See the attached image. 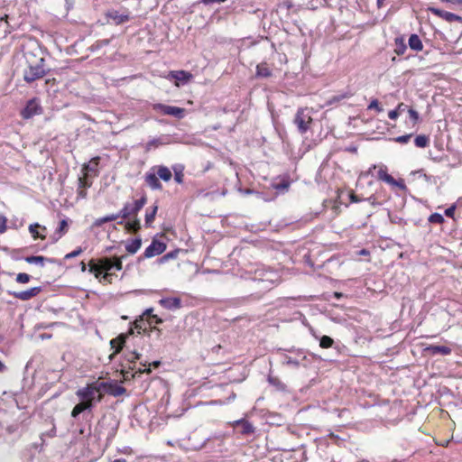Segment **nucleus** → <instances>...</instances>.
Wrapping results in <instances>:
<instances>
[{
    "label": "nucleus",
    "mask_w": 462,
    "mask_h": 462,
    "mask_svg": "<svg viewBox=\"0 0 462 462\" xmlns=\"http://www.w3.org/2000/svg\"><path fill=\"white\" fill-rule=\"evenodd\" d=\"M91 186V182H88L85 178H79V189H85Z\"/></svg>",
    "instance_id": "nucleus-52"
},
{
    "label": "nucleus",
    "mask_w": 462,
    "mask_h": 462,
    "mask_svg": "<svg viewBox=\"0 0 462 462\" xmlns=\"http://www.w3.org/2000/svg\"><path fill=\"white\" fill-rule=\"evenodd\" d=\"M144 181L152 190L162 189V185L154 171L145 173Z\"/></svg>",
    "instance_id": "nucleus-15"
},
{
    "label": "nucleus",
    "mask_w": 462,
    "mask_h": 462,
    "mask_svg": "<svg viewBox=\"0 0 462 462\" xmlns=\"http://www.w3.org/2000/svg\"><path fill=\"white\" fill-rule=\"evenodd\" d=\"M31 280V275L25 273H20L16 275L15 281L18 283H27Z\"/></svg>",
    "instance_id": "nucleus-42"
},
{
    "label": "nucleus",
    "mask_w": 462,
    "mask_h": 462,
    "mask_svg": "<svg viewBox=\"0 0 462 462\" xmlns=\"http://www.w3.org/2000/svg\"><path fill=\"white\" fill-rule=\"evenodd\" d=\"M234 424L236 427H240V432L243 435H250L254 432V427L253 424L245 419L237 420Z\"/></svg>",
    "instance_id": "nucleus-18"
},
{
    "label": "nucleus",
    "mask_w": 462,
    "mask_h": 462,
    "mask_svg": "<svg viewBox=\"0 0 462 462\" xmlns=\"http://www.w3.org/2000/svg\"><path fill=\"white\" fill-rule=\"evenodd\" d=\"M153 110L161 112L163 115L172 116L178 119L184 117L185 110L181 107L168 106L164 104H154Z\"/></svg>",
    "instance_id": "nucleus-8"
},
{
    "label": "nucleus",
    "mask_w": 462,
    "mask_h": 462,
    "mask_svg": "<svg viewBox=\"0 0 462 462\" xmlns=\"http://www.w3.org/2000/svg\"><path fill=\"white\" fill-rule=\"evenodd\" d=\"M122 257H102L98 260V270L100 274L104 273H111L113 269L117 271L122 270Z\"/></svg>",
    "instance_id": "nucleus-7"
},
{
    "label": "nucleus",
    "mask_w": 462,
    "mask_h": 462,
    "mask_svg": "<svg viewBox=\"0 0 462 462\" xmlns=\"http://www.w3.org/2000/svg\"><path fill=\"white\" fill-rule=\"evenodd\" d=\"M411 136H412L411 134L401 135V136H398V137L394 138V141L396 143L404 144V143H407L410 141Z\"/></svg>",
    "instance_id": "nucleus-47"
},
{
    "label": "nucleus",
    "mask_w": 462,
    "mask_h": 462,
    "mask_svg": "<svg viewBox=\"0 0 462 462\" xmlns=\"http://www.w3.org/2000/svg\"><path fill=\"white\" fill-rule=\"evenodd\" d=\"M68 222L66 219H62L60 222L59 227L56 229L54 234L51 236V240L53 243H56L59 239H60L63 235L67 232Z\"/></svg>",
    "instance_id": "nucleus-23"
},
{
    "label": "nucleus",
    "mask_w": 462,
    "mask_h": 462,
    "mask_svg": "<svg viewBox=\"0 0 462 462\" xmlns=\"http://www.w3.org/2000/svg\"><path fill=\"white\" fill-rule=\"evenodd\" d=\"M165 79L169 80L175 79L176 86H180V84L184 85L188 83L192 79V75L186 70H171L165 76Z\"/></svg>",
    "instance_id": "nucleus-12"
},
{
    "label": "nucleus",
    "mask_w": 462,
    "mask_h": 462,
    "mask_svg": "<svg viewBox=\"0 0 462 462\" xmlns=\"http://www.w3.org/2000/svg\"><path fill=\"white\" fill-rule=\"evenodd\" d=\"M432 14L445 19L448 22L460 21L461 17L447 11H442L438 8H430Z\"/></svg>",
    "instance_id": "nucleus-19"
},
{
    "label": "nucleus",
    "mask_w": 462,
    "mask_h": 462,
    "mask_svg": "<svg viewBox=\"0 0 462 462\" xmlns=\"http://www.w3.org/2000/svg\"><path fill=\"white\" fill-rule=\"evenodd\" d=\"M352 96H353V94L350 93V92H346V93H343V94L335 95V96H333L329 99L328 103L329 104H333V103L340 102L341 100L348 98V97H350Z\"/></svg>",
    "instance_id": "nucleus-39"
},
{
    "label": "nucleus",
    "mask_w": 462,
    "mask_h": 462,
    "mask_svg": "<svg viewBox=\"0 0 462 462\" xmlns=\"http://www.w3.org/2000/svg\"><path fill=\"white\" fill-rule=\"evenodd\" d=\"M388 116H389L390 119L395 120L399 116V113H398L397 109L395 108L393 110H391L388 113Z\"/></svg>",
    "instance_id": "nucleus-58"
},
{
    "label": "nucleus",
    "mask_w": 462,
    "mask_h": 462,
    "mask_svg": "<svg viewBox=\"0 0 462 462\" xmlns=\"http://www.w3.org/2000/svg\"><path fill=\"white\" fill-rule=\"evenodd\" d=\"M152 311H153V309L152 308H149V309L144 310V312L143 313V316H148L152 319V316L153 315V314H152Z\"/></svg>",
    "instance_id": "nucleus-63"
},
{
    "label": "nucleus",
    "mask_w": 462,
    "mask_h": 462,
    "mask_svg": "<svg viewBox=\"0 0 462 462\" xmlns=\"http://www.w3.org/2000/svg\"><path fill=\"white\" fill-rule=\"evenodd\" d=\"M408 113H409V116H410L411 120L412 121L413 125L417 124L420 119L419 113L412 108H409Z\"/></svg>",
    "instance_id": "nucleus-46"
},
{
    "label": "nucleus",
    "mask_w": 462,
    "mask_h": 462,
    "mask_svg": "<svg viewBox=\"0 0 462 462\" xmlns=\"http://www.w3.org/2000/svg\"><path fill=\"white\" fill-rule=\"evenodd\" d=\"M107 17L114 20L116 24H122L130 20V16L127 14H119V12L116 10L108 12Z\"/></svg>",
    "instance_id": "nucleus-21"
},
{
    "label": "nucleus",
    "mask_w": 462,
    "mask_h": 462,
    "mask_svg": "<svg viewBox=\"0 0 462 462\" xmlns=\"http://www.w3.org/2000/svg\"><path fill=\"white\" fill-rule=\"evenodd\" d=\"M42 291V287L37 286L23 291H8V294L14 296L15 299L25 301L36 297Z\"/></svg>",
    "instance_id": "nucleus-13"
},
{
    "label": "nucleus",
    "mask_w": 462,
    "mask_h": 462,
    "mask_svg": "<svg viewBox=\"0 0 462 462\" xmlns=\"http://www.w3.org/2000/svg\"><path fill=\"white\" fill-rule=\"evenodd\" d=\"M377 179L380 180H383L386 183L389 182V180L392 178V175L388 174L387 172V167L385 165H380L377 170Z\"/></svg>",
    "instance_id": "nucleus-32"
},
{
    "label": "nucleus",
    "mask_w": 462,
    "mask_h": 462,
    "mask_svg": "<svg viewBox=\"0 0 462 462\" xmlns=\"http://www.w3.org/2000/svg\"><path fill=\"white\" fill-rule=\"evenodd\" d=\"M367 109H375L377 112L383 111L382 106H380L377 99H373L371 103L368 105Z\"/></svg>",
    "instance_id": "nucleus-48"
},
{
    "label": "nucleus",
    "mask_w": 462,
    "mask_h": 462,
    "mask_svg": "<svg viewBox=\"0 0 462 462\" xmlns=\"http://www.w3.org/2000/svg\"><path fill=\"white\" fill-rule=\"evenodd\" d=\"M409 47L415 51H420L423 50V44L420 37L413 33L410 36L408 41Z\"/></svg>",
    "instance_id": "nucleus-26"
},
{
    "label": "nucleus",
    "mask_w": 462,
    "mask_h": 462,
    "mask_svg": "<svg viewBox=\"0 0 462 462\" xmlns=\"http://www.w3.org/2000/svg\"><path fill=\"white\" fill-rule=\"evenodd\" d=\"M81 253H82L81 247H78L76 250L67 254L64 258L65 259H71V258H74V257L79 255Z\"/></svg>",
    "instance_id": "nucleus-51"
},
{
    "label": "nucleus",
    "mask_w": 462,
    "mask_h": 462,
    "mask_svg": "<svg viewBox=\"0 0 462 462\" xmlns=\"http://www.w3.org/2000/svg\"><path fill=\"white\" fill-rule=\"evenodd\" d=\"M172 171L174 173V180L178 184H182L184 181V165L180 163H177L171 166Z\"/></svg>",
    "instance_id": "nucleus-22"
},
{
    "label": "nucleus",
    "mask_w": 462,
    "mask_h": 462,
    "mask_svg": "<svg viewBox=\"0 0 462 462\" xmlns=\"http://www.w3.org/2000/svg\"><path fill=\"white\" fill-rule=\"evenodd\" d=\"M147 199L146 196H142L139 199L135 200L134 203H125L123 208L118 212L120 217L126 219L131 216L136 217L138 212L143 208L146 204Z\"/></svg>",
    "instance_id": "nucleus-6"
},
{
    "label": "nucleus",
    "mask_w": 462,
    "mask_h": 462,
    "mask_svg": "<svg viewBox=\"0 0 462 462\" xmlns=\"http://www.w3.org/2000/svg\"><path fill=\"white\" fill-rule=\"evenodd\" d=\"M399 115L402 114L403 112H405L406 110L408 111L409 107L407 105H405L404 103H400L397 107H396Z\"/></svg>",
    "instance_id": "nucleus-57"
},
{
    "label": "nucleus",
    "mask_w": 462,
    "mask_h": 462,
    "mask_svg": "<svg viewBox=\"0 0 462 462\" xmlns=\"http://www.w3.org/2000/svg\"><path fill=\"white\" fill-rule=\"evenodd\" d=\"M277 278V274L272 271L265 270H257L255 272V275L254 280L258 282L259 284H262L261 290L263 291H270L274 284L275 279Z\"/></svg>",
    "instance_id": "nucleus-5"
},
{
    "label": "nucleus",
    "mask_w": 462,
    "mask_h": 462,
    "mask_svg": "<svg viewBox=\"0 0 462 462\" xmlns=\"http://www.w3.org/2000/svg\"><path fill=\"white\" fill-rule=\"evenodd\" d=\"M395 49L394 51L397 55H402L407 50V45L403 36H399L394 39Z\"/></svg>",
    "instance_id": "nucleus-28"
},
{
    "label": "nucleus",
    "mask_w": 462,
    "mask_h": 462,
    "mask_svg": "<svg viewBox=\"0 0 462 462\" xmlns=\"http://www.w3.org/2000/svg\"><path fill=\"white\" fill-rule=\"evenodd\" d=\"M143 322V316L140 317V319H136L134 323V328L138 330V333H141V330H144L145 328H143L142 323Z\"/></svg>",
    "instance_id": "nucleus-55"
},
{
    "label": "nucleus",
    "mask_w": 462,
    "mask_h": 462,
    "mask_svg": "<svg viewBox=\"0 0 462 462\" xmlns=\"http://www.w3.org/2000/svg\"><path fill=\"white\" fill-rule=\"evenodd\" d=\"M163 144V142H162V140L160 138H153L152 140H150L146 145H145V151L146 152H149L150 150H152V148H156L160 145H162Z\"/></svg>",
    "instance_id": "nucleus-38"
},
{
    "label": "nucleus",
    "mask_w": 462,
    "mask_h": 462,
    "mask_svg": "<svg viewBox=\"0 0 462 462\" xmlns=\"http://www.w3.org/2000/svg\"><path fill=\"white\" fill-rule=\"evenodd\" d=\"M100 392L101 387H99L98 382L88 384L86 387L79 388L76 392V395L80 400V402L76 404L73 408L71 417L76 419L80 413L86 411H91L94 407L96 394Z\"/></svg>",
    "instance_id": "nucleus-1"
},
{
    "label": "nucleus",
    "mask_w": 462,
    "mask_h": 462,
    "mask_svg": "<svg viewBox=\"0 0 462 462\" xmlns=\"http://www.w3.org/2000/svg\"><path fill=\"white\" fill-rule=\"evenodd\" d=\"M38 228L42 229V231L46 230V227L44 226H41L38 223H33L29 226V232L31 233V235L32 236V237L34 239H36V238H41L42 240L45 239L46 236L40 234L37 230Z\"/></svg>",
    "instance_id": "nucleus-30"
},
{
    "label": "nucleus",
    "mask_w": 462,
    "mask_h": 462,
    "mask_svg": "<svg viewBox=\"0 0 462 462\" xmlns=\"http://www.w3.org/2000/svg\"><path fill=\"white\" fill-rule=\"evenodd\" d=\"M179 253H180L179 249L172 250V251L163 254L162 257H160L158 259V263L160 264H163L171 260L176 259L179 255Z\"/></svg>",
    "instance_id": "nucleus-33"
},
{
    "label": "nucleus",
    "mask_w": 462,
    "mask_h": 462,
    "mask_svg": "<svg viewBox=\"0 0 462 462\" xmlns=\"http://www.w3.org/2000/svg\"><path fill=\"white\" fill-rule=\"evenodd\" d=\"M48 72L45 69V59L40 58L35 64L30 63L28 69L23 72V79L27 83H32L43 78Z\"/></svg>",
    "instance_id": "nucleus-3"
},
{
    "label": "nucleus",
    "mask_w": 462,
    "mask_h": 462,
    "mask_svg": "<svg viewBox=\"0 0 462 462\" xmlns=\"http://www.w3.org/2000/svg\"><path fill=\"white\" fill-rule=\"evenodd\" d=\"M414 143L419 148H425L430 143V138L427 135H417L414 139Z\"/></svg>",
    "instance_id": "nucleus-35"
},
{
    "label": "nucleus",
    "mask_w": 462,
    "mask_h": 462,
    "mask_svg": "<svg viewBox=\"0 0 462 462\" xmlns=\"http://www.w3.org/2000/svg\"><path fill=\"white\" fill-rule=\"evenodd\" d=\"M106 223L105 221V218L104 217H99V218H97L95 221H94V226H101L103 224Z\"/></svg>",
    "instance_id": "nucleus-59"
},
{
    "label": "nucleus",
    "mask_w": 462,
    "mask_h": 462,
    "mask_svg": "<svg viewBox=\"0 0 462 462\" xmlns=\"http://www.w3.org/2000/svg\"><path fill=\"white\" fill-rule=\"evenodd\" d=\"M159 304L166 309V310H180L181 308V300L178 297H167V298H162L159 300Z\"/></svg>",
    "instance_id": "nucleus-14"
},
{
    "label": "nucleus",
    "mask_w": 462,
    "mask_h": 462,
    "mask_svg": "<svg viewBox=\"0 0 462 462\" xmlns=\"http://www.w3.org/2000/svg\"><path fill=\"white\" fill-rule=\"evenodd\" d=\"M117 431V426L112 425L107 429V434H106V441L111 442L113 439L115 438Z\"/></svg>",
    "instance_id": "nucleus-45"
},
{
    "label": "nucleus",
    "mask_w": 462,
    "mask_h": 462,
    "mask_svg": "<svg viewBox=\"0 0 462 462\" xmlns=\"http://www.w3.org/2000/svg\"><path fill=\"white\" fill-rule=\"evenodd\" d=\"M268 383L275 387L278 391H285L286 385L276 376H273L271 374L268 375L267 378Z\"/></svg>",
    "instance_id": "nucleus-31"
},
{
    "label": "nucleus",
    "mask_w": 462,
    "mask_h": 462,
    "mask_svg": "<svg viewBox=\"0 0 462 462\" xmlns=\"http://www.w3.org/2000/svg\"><path fill=\"white\" fill-rule=\"evenodd\" d=\"M158 211V206L153 205L152 208L146 209L145 213V226L150 227L154 221L156 213Z\"/></svg>",
    "instance_id": "nucleus-29"
},
{
    "label": "nucleus",
    "mask_w": 462,
    "mask_h": 462,
    "mask_svg": "<svg viewBox=\"0 0 462 462\" xmlns=\"http://www.w3.org/2000/svg\"><path fill=\"white\" fill-rule=\"evenodd\" d=\"M152 170L154 171L158 178L163 181H170L172 177L171 171L167 166L158 165L152 167Z\"/></svg>",
    "instance_id": "nucleus-17"
},
{
    "label": "nucleus",
    "mask_w": 462,
    "mask_h": 462,
    "mask_svg": "<svg viewBox=\"0 0 462 462\" xmlns=\"http://www.w3.org/2000/svg\"><path fill=\"white\" fill-rule=\"evenodd\" d=\"M42 110V106L37 99L33 98L27 102L26 106L22 110L21 115L24 119H29L35 115H40Z\"/></svg>",
    "instance_id": "nucleus-11"
},
{
    "label": "nucleus",
    "mask_w": 462,
    "mask_h": 462,
    "mask_svg": "<svg viewBox=\"0 0 462 462\" xmlns=\"http://www.w3.org/2000/svg\"><path fill=\"white\" fill-rule=\"evenodd\" d=\"M152 320L156 323V324H162L163 322L162 319H161L160 317H158L157 315H152Z\"/></svg>",
    "instance_id": "nucleus-62"
},
{
    "label": "nucleus",
    "mask_w": 462,
    "mask_h": 462,
    "mask_svg": "<svg viewBox=\"0 0 462 462\" xmlns=\"http://www.w3.org/2000/svg\"><path fill=\"white\" fill-rule=\"evenodd\" d=\"M110 42V40L108 39H104V40H99V41H97L91 47V51H96V50H98L104 46H106L108 45Z\"/></svg>",
    "instance_id": "nucleus-44"
},
{
    "label": "nucleus",
    "mask_w": 462,
    "mask_h": 462,
    "mask_svg": "<svg viewBox=\"0 0 462 462\" xmlns=\"http://www.w3.org/2000/svg\"><path fill=\"white\" fill-rule=\"evenodd\" d=\"M114 273H105L104 274H100L99 276V282H107L109 283L112 282Z\"/></svg>",
    "instance_id": "nucleus-49"
},
{
    "label": "nucleus",
    "mask_w": 462,
    "mask_h": 462,
    "mask_svg": "<svg viewBox=\"0 0 462 462\" xmlns=\"http://www.w3.org/2000/svg\"><path fill=\"white\" fill-rule=\"evenodd\" d=\"M456 204H453L451 205L449 208H448L446 210H445V215L448 217H454V214H455V210H456Z\"/></svg>",
    "instance_id": "nucleus-53"
},
{
    "label": "nucleus",
    "mask_w": 462,
    "mask_h": 462,
    "mask_svg": "<svg viewBox=\"0 0 462 462\" xmlns=\"http://www.w3.org/2000/svg\"><path fill=\"white\" fill-rule=\"evenodd\" d=\"M391 186H393V187H397L399 188L401 190H405L406 189V185L404 183V181L402 180H395L393 176L391 178V180H389V182L387 183Z\"/></svg>",
    "instance_id": "nucleus-40"
},
{
    "label": "nucleus",
    "mask_w": 462,
    "mask_h": 462,
    "mask_svg": "<svg viewBox=\"0 0 462 462\" xmlns=\"http://www.w3.org/2000/svg\"><path fill=\"white\" fill-rule=\"evenodd\" d=\"M103 217L105 218V221L107 223V222L116 220L118 217H120V215H119V213L110 214V215L105 216Z\"/></svg>",
    "instance_id": "nucleus-56"
},
{
    "label": "nucleus",
    "mask_w": 462,
    "mask_h": 462,
    "mask_svg": "<svg viewBox=\"0 0 462 462\" xmlns=\"http://www.w3.org/2000/svg\"><path fill=\"white\" fill-rule=\"evenodd\" d=\"M141 245H142V238L136 237L125 245V250L129 254H134L140 249Z\"/></svg>",
    "instance_id": "nucleus-27"
},
{
    "label": "nucleus",
    "mask_w": 462,
    "mask_h": 462,
    "mask_svg": "<svg viewBox=\"0 0 462 462\" xmlns=\"http://www.w3.org/2000/svg\"><path fill=\"white\" fill-rule=\"evenodd\" d=\"M293 123L296 125L298 131L303 134L308 132L312 123L310 111L307 107H300L297 110Z\"/></svg>",
    "instance_id": "nucleus-4"
},
{
    "label": "nucleus",
    "mask_w": 462,
    "mask_h": 462,
    "mask_svg": "<svg viewBox=\"0 0 462 462\" xmlns=\"http://www.w3.org/2000/svg\"><path fill=\"white\" fill-rule=\"evenodd\" d=\"M25 262L31 264H40L41 266L44 265L45 262L49 263H54L55 261L53 259L46 258L42 255H32V256H26L24 258Z\"/></svg>",
    "instance_id": "nucleus-24"
},
{
    "label": "nucleus",
    "mask_w": 462,
    "mask_h": 462,
    "mask_svg": "<svg viewBox=\"0 0 462 462\" xmlns=\"http://www.w3.org/2000/svg\"><path fill=\"white\" fill-rule=\"evenodd\" d=\"M288 188H289V182H287V181H282V182L274 185V189L277 190H284V189H287Z\"/></svg>",
    "instance_id": "nucleus-54"
},
{
    "label": "nucleus",
    "mask_w": 462,
    "mask_h": 462,
    "mask_svg": "<svg viewBox=\"0 0 462 462\" xmlns=\"http://www.w3.org/2000/svg\"><path fill=\"white\" fill-rule=\"evenodd\" d=\"M272 75V70L266 62H261L256 66V77L270 78Z\"/></svg>",
    "instance_id": "nucleus-25"
},
{
    "label": "nucleus",
    "mask_w": 462,
    "mask_h": 462,
    "mask_svg": "<svg viewBox=\"0 0 462 462\" xmlns=\"http://www.w3.org/2000/svg\"><path fill=\"white\" fill-rule=\"evenodd\" d=\"M430 349L433 354H441L445 356L449 355L451 352V349L445 346H431Z\"/></svg>",
    "instance_id": "nucleus-36"
},
{
    "label": "nucleus",
    "mask_w": 462,
    "mask_h": 462,
    "mask_svg": "<svg viewBox=\"0 0 462 462\" xmlns=\"http://www.w3.org/2000/svg\"><path fill=\"white\" fill-rule=\"evenodd\" d=\"M428 220L430 223L442 224L444 222V217L439 213H433L429 217Z\"/></svg>",
    "instance_id": "nucleus-41"
},
{
    "label": "nucleus",
    "mask_w": 462,
    "mask_h": 462,
    "mask_svg": "<svg viewBox=\"0 0 462 462\" xmlns=\"http://www.w3.org/2000/svg\"><path fill=\"white\" fill-rule=\"evenodd\" d=\"M140 356H141L140 354H138L136 352H133L131 357L129 358V361L134 363L136 360H138L140 358Z\"/></svg>",
    "instance_id": "nucleus-61"
},
{
    "label": "nucleus",
    "mask_w": 462,
    "mask_h": 462,
    "mask_svg": "<svg viewBox=\"0 0 462 462\" xmlns=\"http://www.w3.org/2000/svg\"><path fill=\"white\" fill-rule=\"evenodd\" d=\"M6 222L7 218L4 215H0V234H3L6 231Z\"/></svg>",
    "instance_id": "nucleus-50"
},
{
    "label": "nucleus",
    "mask_w": 462,
    "mask_h": 462,
    "mask_svg": "<svg viewBox=\"0 0 462 462\" xmlns=\"http://www.w3.org/2000/svg\"><path fill=\"white\" fill-rule=\"evenodd\" d=\"M100 158L98 156L94 157L89 162L84 163L82 166V171L85 175L89 172H93L95 175H97V165L99 163Z\"/></svg>",
    "instance_id": "nucleus-20"
},
{
    "label": "nucleus",
    "mask_w": 462,
    "mask_h": 462,
    "mask_svg": "<svg viewBox=\"0 0 462 462\" xmlns=\"http://www.w3.org/2000/svg\"><path fill=\"white\" fill-rule=\"evenodd\" d=\"M442 2L450 3L452 5H462V0H441Z\"/></svg>",
    "instance_id": "nucleus-64"
},
{
    "label": "nucleus",
    "mask_w": 462,
    "mask_h": 462,
    "mask_svg": "<svg viewBox=\"0 0 462 462\" xmlns=\"http://www.w3.org/2000/svg\"><path fill=\"white\" fill-rule=\"evenodd\" d=\"M277 353L281 356L282 365H286L293 369H298L307 359V355L301 348H278Z\"/></svg>",
    "instance_id": "nucleus-2"
},
{
    "label": "nucleus",
    "mask_w": 462,
    "mask_h": 462,
    "mask_svg": "<svg viewBox=\"0 0 462 462\" xmlns=\"http://www.w3.org/2000/svg\"><path fill=\"white\" fill-rule=\"evenodd\" d=\"M125 228L129 232H133V233L138 232L141 229L140 220L135 217L134 220L126 222Z\"/></svg>",
    "instance_id": "nucleus-34"
},
{
    "label": "nucleus",
    "mask_w": 462,
    "mask_h": 462,
    "mask_svg": "<svg viewBox=\"0 0 462 462\" xmlns=\"http://www.w3.org/2000/svg\"><path fill=\"white\" fill-rule=\"evenodd\" d=\"M167 248L165 243L152 239L151 245L144 250L143 258H152L162 254Z\"/></svg>",
    "instance_id": "nucleus-10"
},
{
    "label": "nucleus",
    "mask_w": 462,
    "mask_h": 462,
    "mask_svg": "<svg viewBox=\"0 0 462 462\" xmlns=\"http://www.w3.org/2000/svg\"><path fill=\"white\" fill-rule=\"evenodd\" d=\"M88 265H89L88 272L95 273L96 278H99L100 271L98 270V263H96L94 260H91L89 262Z\"/></svg>",
    "instance_id": "nucleus-43"
},
{
    "label": "nucleus",
    "mask_w": 462,
    "mask_h": 462,
    "mask_svg": "<svg viewBox=\"0 0 462 462\" xmlns=\"http://www.w3.org/2000/svg\"><path fill=\"white\" fill-rule=\"evenodd\" d=\"M99 387H101V391H105L114 397L121 396L126 393V389L116 381L101 382L99 383Z\"/></svg>",
    "instance_id": "nucleus-9"
},
{
    "label": "nucleus",
    "mask_w": 462,
    "mask_h": 462,
    "mask_svg": "<svg viewBox=\"0 0 462 462\" xmlns=\"http://www.w3.org/2000/svg\"><path fill=\"white\" fill-rule=\"evenodd\" d=\"M334 340L328 336H323L319 339V346L322 348H329L333 346Z\"/></svg>",
    "instance_id": "nucleus-37"
},
{
    "label": "nucleus",
    "mask_w": 462,
    "mask_h": 462,
    "mask_svg": "<svg viewBox=\"0 0 462 462\" xmlns=\"http://www.w3.org/2000/svg\"><path fill=\"white\" fill-rule=\"evenodd\" d=\"M412 174H417V175H419V177H423L426 180L429 179L428 175L424 172V171L422 169L413 171Z\"/></svg>",
    "instance_id": "nucleus-60"
},
{
    "label": "nucleus",
    "mask_w": 462,
    "mask_h": 462,
    "mask_svg": "<svg viewBox=\"0 0 462 462\" xmlns=\"http://www.w3.org/2000/svg\"><path fill=\"white\" fill-rule=\"evenodd\" d=\"M132 334H134V328H130L128 334H120L117 337L110 341L111 346L116 347V353H119L123 349L128 335Z\"/></svg>",
    "instance_id": "nucleus-16"
}]
</instances>
